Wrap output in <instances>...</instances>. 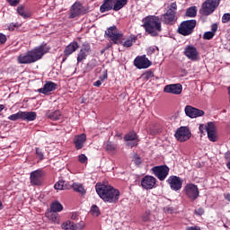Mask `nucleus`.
<instances>
[{
	"mask_svg": "<svg viewBox=\"0 0 230 230\" xmlns=\"http://www.w3.org/2000/svg\"><path fill=\"white\" fill-rule=\"evenodd\" d=\"M205 128L209 141L215 143L218 139V135L217 133V126L213 122H208L206 125Z\"/></svg>",
	"mask_w": 230,
	"mask_h": 230,
	"instance_id": "nucleus-16",
	"label": "nucleus"
},
{
	"mask_svg": "<svg viewBox=\"0 0 230 230\" xmlns=\"http://www.w3.org/2000/svg\"><path fill=\"white\" fill-rule=\"evenodd\" d=\"M73 230H84L85 229V223L84 221H81L77 224L74 223V226H72Z\"/></svg>",
	"mask_w": 230,
	"mask_h": 230,
	"instance_id": "nucleus-38",
	"label": "nucleus"
},
{
	"mask_svg": "<svg viewBox=\"0 0 230 230\" xmlns=\"http://www.w3.org/2000/svg\"><path fill=\"white\" fill-rule=\"evenodd\" d=\"M91 215L93 217H100V208L96 205H93L90 209Z\"/></svg>",
	"mask_w": 230,
	"mask_h": 230,
	"instance_id": "nucleus-37",
	"label": "nucleus"
},
{
	"mask_svg": "<svg viewBox=\"0 0 230 230\" xmlns=\"http://www.w3.org/2000/svg\"><path fill=\"white\" fill-rule=\"evenodd\" d=\"M49 47L47 44H41L23 54H20L17 57L18 64H34L49 52Z\"/></svg>",
	"mask_w": 230,
	"mask_h": 230,
	"instance_id": "nucleus-1",
	"label": "nucleus"
},
{
	"mask_svg": "<svg viewBox=\"0 0 230 230\" xmlns=\"http://www.w3.org/2000/svg\"><path fill=\"white\" fill-rule=\"evenodd\" d=\"M71 218H72V220H76L78 218V215L73 214Z\"/></svg>",
	"mask_w": 230,
	"mask_h": 230,
	"instance_id": "nucleus-57",
	"label": "nucleus"
},
{
	"mask_svg": "<svg viewBox=\"0 0 230 230\" xmlns=\"http://www.w3.org/2000/svg\"><path fill=\"white\" fill-rule=\"evenodd\" d=\"M185 114L189 118H200V116H204V111L187 105L185 107Z\"/></svg>",
	"mask_w": 230,
	"mask_h": 230,
	"instance_id": "nucleus-18",
	"label": "nucleus"
},
{
	"mask_svg": "<svg viewBox=\"0 0 230 230\" xmlns=\"http://www.w3.org/2000/svg\"><path fill=\"white\" fill-rule=\"evenodd\" d=\"M164 213H167L168 215H172L173 213V208L172 207H165L164 208Z\"/></svg>",
	"mask_w": 230,
	"mask_h": 230,
	"instance_id": "nucleus-48",
	"label": "nucleus"
},
{
	"mask_svg": "<svg viewBox=\"0 0 230 230\" xmlns=\"http://www.w3.org/2000/svg\"><path fill=\"white\" fill-rule=\"evenodd\" d=\"M73 226H74V223L71 222V221H66V222H64L62 225H61V227L65 230H73Z\"/></svg>",
	"mask_w": 230,
	"mask_h": 230,
	"instance_id": "nucleus-39",
	"label": "nucleus"
},
{
	"mask_svg": "<svg viewBox=\"0 0 230 230\" xmlns=\"http://www.w3.org/2000/svg\"><path fill=\"white\" fill-rule=\"evenodd\" d=\"M174 136L177 141H181V143H182L190 139L191 133H190V129L187 127H181L176 130Z\"/></svg>",
	"mask_w": 230,
	"mask_h": 230,
	"instance_id": "nucleus-12",
	"label": "nucleus"
},
{
	"mask_svg": "<svg viewBox=\"0 0 230 230\" xmlns=\"http://www.w3.org/2000/svg\"><path fill=\"white\" fill-rule=\"evenodd\" d=\"M89 46H85L84 49H81L77 56V62H82L87 58V54L89 53Z\"/></svg>",
	"mask_w": 230,
	"mask_h": 230,
	"instance_id": "nucleus-28",
	"label": "nucleus"
},
{
	"mask_svg": "<svg viewBox=\"0 0 230 230\" xmlns=\"http://www.w3.org/2000/svg\"><path fill=\"white\" fill-rule=\"evenodd\" d=\"M215 37V32L207 31L203 34V39L205 40H211Z\"/></svg>",
	"mask_w": 230,
	"mask_h": 230,
	"instance_id": "nucleus-40",
	"label": "nucleus"
},
{
	"mask_svg": "<svg viewBox=\"0 0 230 230\" xmlns=\"http://www.w3.org/2000/svg\"><path fill=\"white\" fill-rule=\"evenodd\" d=\"M155 53V47H149L147 49V55H154Z\"/></svg>",
	"mask_w": 230,
	"mask_h": 230,
	"instance_id": "nucleus-51",
	"label": "nucleus"
},
{
	"mask_svg": "<svg viewBox=\"0 0 230 230\" xmlns=\"http://www.w3.org/2000/svg\"><path fill=\"white\" fill-rule=\"evenodd\" d=\"M166 182L173 191H179L182 188V179L178 176H170Z\"/></svg>",
	"mask_w": 230,
	"mask_h": 230,
	"instance_id": "nucleus-15",
	"label": "nucleus"
},
{
	"mask_svg": "<svg viewBox=\"0 0 230 230\" xmlns=\"http://www.w3.org/2000/svg\"><path fill=\"white\" fill-rule=\"evenodd\" d=\"M111 10H114V0H105L100 7V12L105 13Z\"/></svg>",
	"mask_w": 230,
	"mask_h": 230,
	"instance_id": "nucleus-24",
	"label": "nucleus"
},
{
	"mask_svg": "<svg viewBox=\"0 0 230 230\" xmlns=\"http://www.w3.org/2000/svg\"><path fill=\"white\" fill-rule=\"evenodd\" d=\"M222 22H230V13H225L223 15Z\"/></svg>",
	"mask_w": 230,
	"mask_h": 230,
	"instance_id": "nucleus-47",
	"label": "nucleus"
},
{
	"mask_svg": "<svg viewBox=\"0 0 230 230\" xmlns=\"http://www.w3.org/2000/svg\"><path fill=\"white\" fill-rule=\"evenodd\" d=\"M6 42V35L0 33V44H4Z\"/></svg>",
	"mask_w": 230,
	"mask_h": 230,
	"instance_id": "nucleus-50",
	"label": "nucleus"
},
{
	"mask_svg": "<svg viewBox=\"0 0 230 230\" xmlns=\"http://www.w3.org/2000/svg\"><path fill=\"white\" fill-rule=\"evenodd\" d=\"M42 170H36L31 172L30 181L32 186H40L42 184Z\"/></svg>",
	"mask_w": 230,
	"mask_h": 230,
	"instance_id": "nucleus-17",
	"label": "nucleus"
},
{
	"mask_svg": "<svg viewBox=\"0 0 230 230\" xmlns=\"http://www.w3.org/2000/svg\"><path fill=\"white\" fill-rule=\"evenodd\" d=\"M195 26H197V21L195 20L182 22L178 28V33H180V35H183V37H188V35H191V33H193Z\"/></svg>",
	"mask_w": 230,
	"mask_h": 230,
	"instance_id": "nucleus-6",
	"label": "nucleus"
},
{
	"mask_svg": "<svg viewBox=\"0 0 230 230\" xmlns=\"http://www.w3.org/2000/svg\"><path fill=\"white\" fill-rule=\"evenodd\" d=\"M184 55L189 60L192 62H197L199 59V50L193 45H188L184 49Z\"/></svg>",
	"mask_w": 230,
	"mask_h": 230,
	"instance_id": "nucleus-14",
	"label": "nucleus"
},
{
	"mask_svg": "<svg viewBox=\"0 0 230 230\" xmlns=\"http://www.w3.org/2000/svg\"><path fill=\"white\" fill-rule=\"evenodd\" d=\"M7 3H9L11 6H17L20 3V0H7Z\"/></svg>",
	"mask_w": 230,
	"mask_h": 230,
	"instance_id": "nucleus-49",
	"label": "nucleus"
},
{
	"mask_svg": "<svg viewBox=\"0 0 230 230\" xmlns=\"http://www.w3.org/2000/svg\"><path fill=\"white\" fill-rule=\"evenodd\" d=\"M185 195L190 199V200H197L199 199V187L193 183H188L184 187Z\"/></svg>",
	"mask_w": 230,
	"mask_h": 230,
	"instance_id": "nucleus-7",
	"label": "nucleus"
},
{
	"mask_svg": "<svg viewBox=\"0 0 230 230\" xmlns=\"http://www.w3.org/2000/svg\"><path fill=\"white\" fill-rule=\"evenodd\" d=\"M128 3V0H113V10L119 12Z\"/></svg>",
	"mask_w": 230,
	"mask_h": 230,
	"instance_id": "nucleus-29",
	"label": "nucleus"
},
{
	"mask_svg": "<svg viewBox=\"0 0 230 230\" xmlns=\"http://www.w3.org/2000/svg\"><path fill=\"white\" fill-rule=\"evenodd\" d=\"M163 21L165 24H175L177 22V3H172L165 13L163 14Z\"/></svg>",
	"mask_w": 230,
	"mask_h": 230,
	"instance_id": "nucleus-4",
	"label": "nucleus"
},
{
	"mask_svg": "<svg viewBox=\"0 0 230 230\" xmlns=\"http://www.w3.org/2000/svg\"><path fill=\"white\" fill-rule=\"evenodd\" d=\"M78 161L79 163H82L83 164H84V163H87V156L84 154L79 155Z\"/></svg>",
	"mask_w": 230,
	"mask_h": 230,
	"instance_id": "nucleus-44",
	"label": "nucleus"
},
{
	"mask_svg": "<svg viewBox=\"0 0 230 230\" xmlns=\"http://www.w3.org/2000/svg\"><path fill=\"white\" fill-rule=\"evenodd\" d=\"M187 17H197V6H191L186 11Z\"/></svg>",
	"mask_w": 230,
	"mask_h": 230,
	"instance_id": "nucleus-33",
	"label": "nucleus"
},
{
	"mask_svg": "<svg viewBox=\"0 0 230 230\" xmlns=\"http://www.w3.org/2000/svg\"><path fill=\"white\" fill-rule=\"evenodd\" d=\"M154 76V73H152L151 71H148L145 74H143L142 77L145 79V80H150V78H152Z\"/></svg>",
	"mask_w": 230,
	"mask_h": 230,
	"instance_id": "nucleus-43",
	"label": "nucleus"
},
{
	"mask_svg": "<svg viewBox=\"0 0 230 230\" xmlns=\"http://www.w3.org/2000/svg\"><path fill=\"white\" fill-rule=\"evenodd\" d=\"M62 209H64V207L58 201L53 202L50 206V210L52 211V213H60Z\"/></svg>",
	"mask_w": 230,
	"mask_h": 230,
	"instance_id": "nucleus-30",
	"label": "nucleus"
},
{
	"mask_svg": "<svg viewBox=\"0 0 230 230\" xmlns=\"http://www.w3.org/2000/svg\"><path fill=\"white\" fill-rule=\"evenodd\" d=\"M46 116L47 118H49V119H52V121H57L58 119H60L62 113L60 112V111H47Z\"/></svg>",
	"mask_w": 230,
	"mask_h": 230,
	"instance_id": "nucleus-27",
	"label": "nucleus"
},
{
	"mask_svg": "<svg viewBox=\"0 0 230 230\" xmlns=\"http://www.w3.org/2000/svg\"><path fill=\"white\" fill-rule=\"evenodd\" d=\"M36 155L40 159V161H42L44 159V154L42 153V151L40 149H39V147L36 148Z\"/></svg>",
	"mask_w": 230,
	"mask_h": 230,
	"instance_id": "nucleus-46",
	"label": "nucleus"
},
{
	"mask_svg": "<svg viewBox=\"0 0 230 230\" xmlns=\"http://www.w3.org/2000/svg\"><path fill=\"white\" fill-rule=\"evenodd\" d=\"M164 91L171 94H181L182 93V85L181 84H168L164 87Z\"/></svg>",
	"mask_w": 230,
	"mask_h": 230,
	"instance_id": "nucleus-20",
	"label": "nucleus"
},
{
	"mask_svg": "<svg viewBox=\"0 0 230 230\" xmlns=\"http://www.w3.org/2000/svg\"><path fill=\"white\" fill-rule=\"evenodd\" d=\"M55 190H67L66 181L60 180L54 185Z\"/></svg>",
	"mask_w": 230,
	"mask_h": 230,
	"instance_id": "nucleus-36",
	"label": "nucleus"
},
{
	"mask_svg": "<svg viewBox=\"0 0 230 230\" xmlns=\"http://www.w3.org/2000/svg\"><path fill=\"white\" fill-rule=\"evenodd\" d=\"M10 121H17V119H22V111H19L8 117Z\"/></svg>",
	"mask_w": 230,
	"mask_h": 230,
	"instance_id": "nucleus-34",
	"label": "nucleus"
},
{
	"mask_svg": "<svg viewBox=\"0 0 230 230\" xmlns=\"http://www.w3.org/2000/svg\"><path fill=\"white\" fill-rule=\"evenodd\" d=\"M58 215H57V214H52L50 217V220H52L54 223L58 222Z\"/></svg>",
	"mask_w": 230,
	"mask_h": 230,
	"instance_id": "nucleus-53",
	"label": "nucleus"
},
{
	"mask_svg": "<svg viewBox=\"0 0 230 230\" xmlns=\"http://www.w3.org/2000/svg\"><path fill=\"white\" fill-rule=\"evenodd\" d=\"M84 13H87V9L82 6V4H80V2H75L70 9L69 18L75 19V17H80V15H84Z\"/></svg>",
	"mask_w": 230,
	"mask_h": 230,
	"instance_id": "nucleus-9",
	"label": "nucleus"
},
{
	"mask_svg": "<svg viewBox=\"0 0 230 230\" xmlns=\"http://www.w3.org/2000/svg\"><path fill=\"white\" fill-rule=\"evenodd\" d=\"M152 211L150 210H146L141 216L142 222H152Z\"/></svg>",
	"mask_w": 230,
	"mask_h": 230,
	"instance_id": "nucleus-31",
	"label": "nucleus"
},
{
	"mask_svg": "<svg viewBox=\"0 0 230 230\" xmlns=\"http://www.w3.org/2000/svg\"><path fill=\"white\" fill-rule=\"evenodd\" d=\"M22 119H23L24 121H35V119H37V112L22 111Z\"/></svg>",
	"mask_w": 230,
	"mask_h": 230,
	"instance_id": "nucleus-25",
	"label": "nucleus"
},
{
	"mask_svg": "<svg viewBox=\"0 0 230 230\" xmlns=\"http://www.w3.org/2000/svg\"><path fill=\"white\" fill-rule=\"evenodd\" d=\"M136 42V37H129L128 39H125L121 37L117 44H120L124 48H132Z\"/></svg>",
	"mask_w": 230,
	"mask_h": 230,
	"instance_id": "nucleus-23",
	"label": "nucleus"
},
{
	"mask_svg": "<svg viewBox=\"0 0 230 230\" xmlns=\"http://www.w3.org/2000/svg\"><path fill=\"white\" fill-rule=\"evenodd\" d=\"M95 190L99 197H101L104 202L116 204V202L119 200V190L111 185L97 183Z\"/></svg>",
	"mask_w": 230,
	"mask_h": 230,
	"instance_id": "nucleus-2",
	"label": "nucleus"
},
{
	"mask_svg": "<svg viewBox=\"0 0 230 230\" xmlns=\"http://www.w3.org/2000/svg\"><path fill=\"white\" fill-rule=\"evenodd\" d=\"M57 89V84L48 81L43 85V88H40L38 92L41 93V94H49V93L55 91Z\"/></svg>",
	"mask_w": 230,
	"mask_h": 230,
	"instance_id": "nucleus-22",
	"label": "nucleus"
},
{
	"mask_svg": "<svg viewBox=\"0 0 230 230\" xmlns=\"http://www.w3.org/2000/svg\"><path fill=\"white\" fill-rule=\"evenodd\" d=\"M218 4H220V0H206L202 4V7L199 10V13L201 15H211L217 8H218Z\"/></svg>",
	"mask_w": 230,
	"mask_h": 230,
	"instance_id": "nucleus-5",
	"label": "nucleus"
},
{
	"mask_svg": "<svg viewBox=\"0 0 230 230\" xmlns=\"http://www.w3.org/2000/svg\"><path fill=\"white\" fill-rule=\"evenodd\" d=\"M106 150H107V152H115L116 145H114L112 142H109L106 145Z\"/></svg>",
	"mask_w": 230,
	"mask_h": 230,
	"instance_id": "nucleus-41",
	"label": "nucleus"
},
{
	"mask_svg": "<svg viewBox=\"0 0 230 230\" xmlns=\"http://www.w3.org/2000/svg\"><path fill=\"white\" fill-rule=\"evenodd\" d=\"M3 111H4V105L0 104V112H2Z\"/></svg>",
	"mask_w": 230,
	"mask_h": 230,
	"instance_id": "nucleus-58",
	"label": "nucleus"
},
{
	"mask_svg": "<svg viewBox=\"0 0 230 230\" xmlns=\"http://www.w3.org/2000/svg\"><path fill=\"white\" fill-rule=\"evenodd\" d=\"M155 182L157 179L154 176L146 175L140 181V186L143 190H154L155 188Z\"/></svg>",
	"mask_w": 230,
	"mask_h": 230,
	"instance_id": "nucleus-13",
	"label": "nucleus"
},
{
	"mask_svg": "<svg viewBox=\"0 0 230 230\" xmlns=\"http://www.w3.org/2000/svg\"><path fill=\"white\" fill-rule=\"evenodd\" d=\"M17 13L19 15H21V17H23L24 19H28V17H30V14L24 11V7L22 5L17 7Z\"/></svg>",
	"mask_w": 230,
	"mask_h": 230,
	"instance_id": "nucleus-35",
	"label": "nucleus"
},
{
	"mask_svg": "<svg viewBox=\"0 0 230 230\" xmlns=\"http://www.w3.org/2000/svg\"><path fill=\"white\" fill-rule=\"evenodd\" d=\"M133 163L137 166H139V164H141V163H143V160L137 155H135L134 157H133Z\"/></svg>",
	"mask_w": 230,
	"mask_h": 230,
	"instance_id": "nucleus-42",
	"label": "nucleus"
},
{
	"mask_svg": "<svg viewBox=\"0 0 230 230\" xmlns=\"http://www.w3.org/2000/svg\"><path fill=\"white\" fill-rule=\"evenodd\" d=\"M107 78V74L103 75V78L102 80H98L95 83H93L94 87H100L102 85V82H103Z\"/></svg>",
	"mask_w": 230,
	"mask_h": 230,
	"instance_id": "nucleus-45",
	"label": "nucleus"
},
{
	"mask_svg": "<svg viewBox=\"0 0 230 230\" xmlns=\"http://www.w3.org/2000/svg\"><path fill=\"white\" fill-rule=\"evenodd\" d=\"M199 132H201V134H204V130H206V126L204 124H200L199 127Z\"/></svg>",
	"mask_w": 230,
	"mask_h": 230,
	"instance_id": "nucleus-55",
	"label": "nucleus"
},
{
	"mask_svg": "<svg viewBox=\"0 0 230 230\" xmlns=\"http://www.w3.org/2000/svg\"><path fill=\"white\" fill-rule=\"evenodd\" d=\"M124 139L126 141L127 146H129V148H132L133 146H137V134L136 132H130L128 133Z\"/></svg>",
	"mask_w": 230,
	"mask_h": 230,
	"instance_id": "nucleus-19",
	"label": "nucleus"
},
{
	"mask_svg": "<svg viewBox=\"0 0 230 230\" xmlns=\"http://www.w3.org/2000/svg\"><path fill=\"white\" fill-rule=\"evenodd\" d=\"M196 215H204V208H199L195 210Z\"/></svg>",
	"mask_w": 230,
	"mask_h": 230,
	"instance_id": "nucleus-54",
	"label": "nucleus"
},
{
	"mask_svg": "<svg viewBox=\"0 0 230 230\" xmlns=\"http://www.w3.org/2000/svg\"><path fill=\"white\" fill-rule=\"evenodd\" d=\"M152 172L159 181H164L168 177V173H170V168L166 165H160L153 167Z\"/></svg>",
	"mask_w": 230,
	"mask_h": 230,
	"instance_id": "nucleus-8",
	"label": "nucleus"
},
{
	"mask_svg": "<svg viewBox=\"0 0 230 230\" xmlns=\"http://www.w3.org/2000/svg\"><path fill=\"white\" fill-rule=\"evenodd\" d=\"M225 157L226 161H230V152L226 153Z\"/></svg>",
	"mask_w": 230,
	"mask_h": 230,
	"instance_id": "nucleus-56",
	"label": "nucleus"
},
{
	"mask_svg": "<svg viewBox=\"0 0 230 230\" xmlns=\"http://www.w3.org/2000/svg\"><path fill=\"white\" fill-rule=\"evenodd\" d=\"M72 188L74 191H76L77 193H80L81 195H85V189H84V186L80 183H74L72 185Z\"/></svg>",
	"mask_w": 230,
	"mask_h": 230,
	"instance_id": "nucleus-32",
	"label": "nucleus"
},
{
	"mask_svg": "<svg viewBox=\"0 0 230 230\" xmlns=\"http://www.w3.org/2000/svg\"><path fill=\"white\" fill-rule=\"evenodd\" d=\"M85 141H87V136H85V134L75 136L74 144L75 145L76 150H82Z\"/></svg>",
	"mask_w": 230,
	"mask_h": 230,
	"instance_id": "nucleus-21",
	"label": "nucleus"
},
{
	"mask_svg": "<svg viewBox=\"0 0 230 230\" xmlns=\"http://www.w3.org/2000/svg\"><path fill=\"white\" fill-rule=\"evenodd\" d=\"M78 49V43L76 41L71 42L68 46L66 47L64 50V55L66 57H69V55H73L75 51Z\"/></svg>",
	"mask_w": 230,
	"mask_h": 230,
	"instance_id": "nucleus-26",
	"label": "nucleus"
},
{
	"mask_svg": "<svg viewBox=\"0 0 230 230\" xmlns=\"http://www.w3.org/2000/svg\"><path fill=\"white\" fill-rule=\"evenodd\" d=\"M134 66L137 69H148L152 66V62L147 59L146 56H138L134 60Z\"/></svg>",
	"mask_w": 230,
	"mask_h": 230,
	"instance_id": "nucleus-11",
	"label": "nucleus"
},
{
	"mask_svg": "<svg viewBox=\"0 0 230 230\" xmlns=\"http://www.w3.org/2000/svg\"><path fill=\"white\" fill-rule=\"evenodd\" d=\"M211 30H212L211 32L214 33L215 35V33H217V30H218V25H217V23L212 24Z\"/></svg>",
	"mask_w": 230,
	"mask_h": 230,
	"instance_id": "nucleus-52",
	"label": "nucleus"
},
{
	"mask_svg": "<svg viewBox=\"0 0 230 230\" xmlns=\"http://www.w3.org/2000/svg\"><path fill=\"white\" fill-rule=\"evenodd\" d=\"M105 35L114 42V44H118L119 40L123 37V34L118 31V28L116 26H111L108 28V30L105 31Z\"/></svg>",
	"mask_w": 230,
	"mask_h": 230,
	"instance_id": "nucleus-10",
	"label": "nucleus"
},
{
	"mask_svg": "<svg viewBox=\"0 0 230 230\" xmlns=\"http://www.w3.org/2000/svg\"><path fill=\"white\" fill-rule=\"evenodd\" d=\"M144 28L152 37L157 36V32L161 31V20L157 16H147L143 19Z\"/></svg>",
	"mask_w": 230,
	"mask_h": 230,
	"instance_id": "nucleus-3",
	"label": "nucleus"
}]
</instances>
